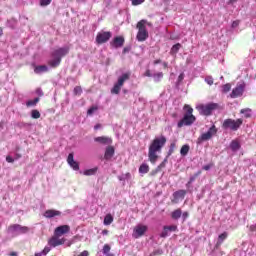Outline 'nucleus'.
Instances as JSON below:
<instances>
[{
    "instance_id": "1",
    "label": "nucleus",
    "mask_w": 256,
    "mask_h": 256,
    "mask_svg": "<svg viewBox=\"0 0 256 256\" xmlns=\"http://www.w3.org/2000/svg\"><path fill=\"white\" fill-rule=\"evenodd\" d=\"M166 143L167 138L165 136L157 137L150 143L148 149V159L150 163H152V165H155V163H157V159H159L157 153H161Z\"/></svg>"
},
{
    "instance_id": "2",
    "label": "nucleus",
    "mask_w": 256,
    "mask_h": 256,
    "mask_svg": "<svg viewBox=\"0 0 256 256\" xmlns=\"http://www.w3.org/2000/svg\"><path fill=\"white\" fill-rule=\"evenodd\" d=\"M147 25L148 27H151V22H147V20L142 19L140 20L137 25L136 29H138V33L136 35L137 41L143 42L147 41L149 39V32L147 31Z\"/></svg>"
},
{
    "instance_id": "3",
    "label": "nucleus",
    "mask_w": 256,
    "mask_h": 256,
    "mask_svg": "<svg viewBox=\"0 0 256 256\" xmlns=\"http://www.w3.org/2000/svg\"><path fill=\"white\" fill-rule=\"evenodd\" d=\"M184 111H186L184 117L178 122V127L193 125L195 123V116L193 115V109L189 105L184 106Z\"/></svg>"
},
{
    "instance_id": "4",
    "label": "nucleus",
    "mask_w": 256,
    "mask_h": 256,
    "mask_svg": "<svg viewBox=\"0 0 256 256\" xmlns=\"http://www.w3.org/2000/svg\"><path fill=\"white\" fill-rule=\"evenodd\" d=\"M241 125H243L242 118H238L236 120L227 118L222 123V128L229 129L230 131H239V129H241Z\"/></svg>"
},
{
    "instance_id": "5",
    "label": "nucleus",
    "mask_w": 256,
    "mask_h": 256,
    "mask_svg": "<svg viewBox=\"0 0 256 256\" xmlns=\"http://www.w3.org/2000/svg\"><path fill=\"white\" fill-rule=\"evenodd\" d=\"M7 233L10 235H25V233H29V227L21 226L20 224H11L8 229Z\"/></svg>"
},
{
    "instance_id": "6",
    "label": "nucleus",
    "mask_w": 256,
    "mask_h": 256,
    "mask_svg": "<svg viewBox=\"0 0 256 256\" xmlns=\"http://www.w3.org/2000/svg\"><path fill=\"white\" fill-rule=\"evenodd\" d=\"M219 108V104L217 103H209L206 105H200L198 106V111L200 112V115H205L206 117H209V115H213V112L215 109Z\"/></svg>"
},
{
    "instance_id": "7",
    "label": "nucleus",
    "mask_w": 256,
    "mask_h": 256,
    "mask_svg": "<svg viewBox=\"0 0 256 256\" xmlns=\"http://www.w3.org/2000/svg\"><path fill=\"white\" fill-rule=\"evenodd\" d=\"M217 126H215V124H213L209 130L206 133H203L198 139H197V143H203V141H209L210 139H213V137H215V135H217Z\"/></svg>"
},
{
    "instance_id": "8",
    "label": "nucleus",
    "mask_w": 256,
    "mask_h": 256,
    "mask_svg": "<svg viewBox=\"0 0 256 256\" xmlns=\"http://www.w3.org/2000/svg\"><path fill=\"white\" fill-rule=\"evenodd\" d=\"M111 37H113L111 31L98 32L96 35V43L97 45H103V43H107Z\"/></svg>"
},
{
    "instance_id": "9",
    "label": "nucleus",
    "mask_w": 256,
    "mask_h": 256,
    "mask_svg": "<svg viewBox=\"0 0 256 256\" xmlns=\"http://www.w3.org/2000/svg\"><path fill=\"white\" fill-rule=\"evenodd\" d=\"M148 229L149 228L146 225L138 224L133 229L132 237H134V239H139V237H143V235H145V233H147Z\"/></svg>"
},
{
    "instance_id": "10",
    "label": "nucleus",
    "mask_w": 256,
    "mask_h": 256,
    "mask_svg": "<svg viewBox=\"0 0 256 256\" xmlns=\"http://www.w3.org/2000/svg\"><path fill=\"white\" fill-rule=\"evenodd\" d=\"M65 238H61V236H56L55 234L49 239L48 244L51 247H59V245H65Z\"/></svg>"
},
{
    "instance_id": "11",
    "label": "nucleus",
    "mask_w": 256,
    "mask_h": 256,
    "mask_svg": "<svg viewBox=\"0 0 256 256\" xmlns=\"http://www.w3.org/2000/svg\"><path fill=\"white\" fill-rule=\"evenodd\" d=\"M71 231L70 225H61L55 228L54 235L56 237H63V235H67Z\"/></svg>"
},
{
    "instance_id": "12",
    "label": "nucleus",
    "mask_w": 256,
    "mask_h": 256,
    "mask_svg": "<svg viewBox=\"0 0 256 256\" xmlns=\"http://www.w3.org/2000/svg\"><path fill=\"white\" fill-rule=\"evenodd\" d=\"M65 55H69V47L58 48L51 53V57H59L60 60L63 59Z\"/></svg>"
},
{
    "instance_id": "13",
    "label": "nucleus",
    "mask_w": 256,
    "mask_h": 256,
    "mask_svg": "<svg viewBox=\"0 0 256 256\" xmlns=\"http://www.w3.org/2000/svg\"><path fill=\"white\" fill-rule=\"evenodd\" d=\"M110 45L114 49H119V48L123 47V45H125V37H123V36L114 37V39L110 42Z\"/></svg>"
},
{
    "instance_id": "14",
    "label": "nucleus",
    "mask_w": 256,
    "mask_h": 256,
    "mask_svg": "<svg viewBox=\"0 0 256 256\" xmlns=\"http://www.w3.org/2000/svg\"><path fill=\"white\" fill-rule=\"evenodd\" d=\"M244 91H245V86L243 84L236 86L230 94L231 99H237V97H241Z\"/></svg>"
},
{
    "instance_id": "15",
    "label": "nucleus",
    "mask_w": 256,
    "mask_h": 256,
    "mask_svg": "<svg viewBox=\"0 0 256 256\" xmlns=\"http://www.w3.org/2000/svg\"><path fill=\"white\" fill-rule=\"evenodd\" d=\"M67 163L74 171H79V162L75 161L73 153L68 155Z\"/></svg>"
},
{
    "instance_id": "16",
    "label": "nucleus",
    "mask_w": 256,
    "mask_h": 256,
    "mask_svg": "<svg viewBox=\"0 0 256 256\" xmlns=\"http://www.w3.org/2000/svg\"><path fill=\"white\" fill-rule=\"evenodd\" d=\"M94 141L96 143H100V145H111L113 143V139L107 136H99L94 138Z\"/></svg>"
},
{
    "instance_id": "17",
    "label": "nucleus",
    "mask_w": 256,
    "mask_h": 256,
    "mask_svg": "<svg viewBox=\"0 0 256 256\" xmlns=\"http://www.w3.org/2000/svg\"><path fill=\"white\" fill-rule=\"evenodd\" d=\"M185 195H187L186 190H178L173 193L174 199L172 200V203H178L179 199H185Z\"/></svg>"
},
{
    "instance_id": "18",
    "label": "nucleus",
    "mask_w": 256,
    "mask_h": 256,
    "mask_svg": "<svg viewBox=\"0 0 256 256\" xmlns=\"http://www.w3.org/2000/svg\"><path fill=\"white\" fill-rule=\"evenodd\" d=\"M60 215L61 211L59 210L50 209L44 212V217H46V219H53V217H60Z\"/></svg>"
},
{
    "instance_id": "19",
    "label": "nucleus",
    "mask_w": 256,
    "mask_h": 256,
    "mask_svg": "<svg viewBox=\"0 0 256 256\" xmlns=\"http://www.w3.org/2000/svg\"><path fill=\"white\" fill-rule=\"evenodd\" d=\"M113 155H115V148L113 146L106 147L104 159H106V161H109L113 157Z\"/></svg>"
},
{
    "instance_id": "20",
    "label": "nucleus",
    "mask_w": 256,
    "mask_h": 256,
    "mask_svg": "<svg viewBox=\"0 0 256 256\" xmlns=\"http://www.w3.org/2000/svg\"><path fill=\"white\" fill-rule=\"evenodd\" d=\"M49 67L52 69H57L61 65V58L60 57H53V59L48 61Z\"/></svg>"
},
{
    "instance_id": "21",
    "label": "nucleus",
    "mask_w": 256,
    "mask_h": 256,
    "mask_svg": "<svg viewBox=\"0 0 256 256\" xmlns=\"http://www.w3.org/2000/svg\"><path fill=\"white\" fill-rule=\"evenodd\" d=\"M131 77V73H124L122 76L118 78V82L116 83L120 87H123L126 81H129V78Z\"/></svg>"
},
{
    "instance_id": "22",
    "label": "nucleus",
    "mask_w": 256,
    "mask_h": 256,
    "mask_svg": "<svg viewBox=\"0 0 256 256\" xmlns=\"http://www.w3.org/2000/svg\"><path fill=\"white\" fill-rule=\"evenodd\" d=\"M228 235L229 234L227 232H223L222 234H220L218 236V241L215 244L216 249H219V247H221V245H223V241H225V239H227Z\"/></svg>"
},
{
    "instance_id": "23",
    "label": "nucleus",
    "mask_w": 256,
    "mask_h": 256,
    "mask_svg": "<svg viewBox=\"0 0 256 256\" xmlns=\"http://www.w3.org/2000/svg\"><path fill=\"white\" fill-rule=\"evenodd\" d=\"M47 71H49V68L46 65L35 66L34 68V73H36V75L47 73Z\"/></svg>"
},
{
    "instance_id": "24",
    "label": "nucleus",
    "mask_w": 256,
    "mask_h": 256,
    "mask_svg": "<svg viewBox=\"0 0 256 256\" xmlns=\"http://www.w3.org/2000/svg\"><path fill=\"white\" fill-rule=\"evenodd\" d=\"M182 214H183V211L181 210V208H178V209L172 211L171 219H173L174 221H177L178 219H181Z\"/></svg>"
},
{
    "instance_id": "25",
    "label": "nucleus",
    "mask_w": 256,
    "mask_h": 256,
    "mask_svg": "<svg viewBox=\"0 0 256 256\" xmlns=\"http://www.w3.org/2000/svg\"><path fill=\"white\" fill-rule=\"evenodd\" d=\"M190 149H191V147L189 146V144L183 145L180 149V155H182V157H187Z\"/></svg>"
},
{
    "instance_id": "26",
    "label": "nucleus",
    "mask_w": 256,
    "mask_h": 256,
    "mask_svg": "<svg viewBox=\"0 0 256 256\" xmlns=\"http://www.w3.org/2000/svg\"><path fill=\"white\" fill-rule=\"evenodd\" d=\"M148 171H149V166L147 165V163H143L140 165L139 173H141L142 175H145L147 174Z\"/></svg>"
},
{
    "instance_id": "27",
    "label": "nucleus",
    "mask_w": 256,
    "mask_h": 256,
    "mask_svg": "<svg viewBox=\"0 0 256 256\" xmlns=\"http://www.w3.org/2000/svg\"><path fill=\"white\" fill-rule=\"evenodd\" d=\"M251 108H244V109H241L240 110V113L242 114V115H244V117L246 118V119H249V118H251Z\"/></svg>"
},
{
    "instance_id": "28",
    "label": "nucleus",
    "mask_w": 256,
    "mask_h": 256,
    "mask_svg": "<svg viewBox=\"0 0 256 256\" xmlns=\"http://www.w3.org/2000/svg\"><path fill=\"white\" fill-rule=\"evenodd\" d=\"M230 148L233 151H239V149H241V145L239 144V142L237 140H233L230 144Z\"/></svg>"
},
{
    "instance_id": "29",
    "label": "nucleus",
    "mask_w": 256,
    "mask_h": 256,
    "mask_svg": "<svg viewBox=\"0 0 256 256\" xmlns=\"http://www.w3.org/2000/svg\"><path fill=\"white\" fill-rule=\"evenodd\" d=\"M179 49H181V44L177 43L175 45L172 46L170 53L171 55H177V53H179Z\"/></svg>"
},
{
    "instance_id": "30",
    "label": "nucleus",
    "mask_w": 256,
    "mask_h": 256,
    "mask_svg": "<svg viewBox=\"0 0 256 256\" xmlns=\"http://www.w3.org/2000/svg\"><path fill=\"white\" fill-rule=\"evenodd\" d=\"M99 168L95 167L92 169H87L84 171V175H86L87 177L91 176V175H95V173H97Z\"/></svg>"
},
{
    "instance_id": "31",
    "label": "nucleus",
    "mask_w": 256,
    "mask_h": 256,
    "mask_svg": "<svg viewBox=\"0 0 256 256\" xmlns=\"http://www.w3.org/2000/svg\"><path fill=\"white\" fill-rule=\"evenodd\" d=\"M121 87L122 86L116 83L111 89V93H113L114 95H119V93L121 92Z\"/></svg>"
},
{
    "instance_id": "32",
    "label": "nucleus",
    "mask_w": 256,
    "mask_h": 256,
    "mask_svg": "<svg viewBox=\"0 0 256 256\" xmlns=\"http://www.w3.org/2000/svg\"><path fill=\"white\" fill-rule=\"evenodd\" d=\"M113 223V216L111 214H107L104 217V225H111Z\"/></svg>"
},
{
    "instance_id": "33",
    "label": "nucleus",
    "mask_w": 256,
    "mask_h": 256,
    "mask_svg": "<svg viewBox=\"0 0 256 256\" xmlns=\"http://www.w3.org/2000/svg\"><path fill=\"white\" fill-rule=\"evenodd\" d=\"M155 83H159L163 79V72H158L153 75Z\"/></svg>"
},
{
    "instance_id": "34",
    "label": "nucleus",
    "mask_w": 256,
    "mask_h": 256,
    "mask_svg": "<svg viewBox=\"0 0 256 256\" xmlns=\"http://www.w3.org/2000/svg\"><path fill=\"white\" fill-rule=\"evenodd\" d=\"M176 147H177V144L175 142H172L170 144V147H169V150H168V157H171V155L175 153Z\"/></svg>"
},
{
    "instance_id": "35",
    "label": "nucleus",
    "mask_w": 256,
    "mask_h": 256,
    "mask_svg": "<svg viewBox=\"0 0 256 256\" xmlns=\"http://www.w3.org/2000/svg\"><path fill=\"white\" fill-rule=\"evenodd\" d=\"M40 99L37 97L34 100H29L28 102H26V105L28 107H35V105H37L39 103Z\"/></svg>"
},
{
    "instance_id": "36",
    "label": "nucleus",
    "mask_w": 256,
    "mask_h": 256,
    "mask_svg": "<svg viewBox=\"0 0 256 256\" xmlns=\"http://www.w3.org/2000/svg\"><path fill=\"white\" fill-rule=\"evenodd\" d=\"M52 2L53 0H39V5L40 7H47L51 5Z\"/></svg>"
},
{
    "instance_id": "37",
    "label": "nucleus",
    "mask_w": 256,
    "mask_h": 256,
    "mask_svg": "<svg viewBox=\"0 0 256 256\" xmlns=\"http://www.w3.org/2000/svg\"><path fill=\"white\" fill-rule=\"evenodd\" d=\"M31 117L32 119H39L41 117V113L39 110H32Z\"/></svg>"
},
{
    "instance_id": "38",
    "label": "nucleus",
    "mask_w": 256,
    "mask_h": 256,
    "mask_svg": "<svg viewBox=\"0 0 256 256\" xmlns=\"http://www.w3.org/2000/svg\"><path fill=\"white\" fill-rule=\"evenodd\" d=\"M199 175H201V171H198L193 176H191L188 181V185H191V183H193V181H195V179H197V177H199Z\"/></svg>"
},
{
    "instance_id": "39",
    "label": "nucleus",
    "mask_w": 256,
    "mask_h": 256,
    "mask_svg": "<svg viewBox=\"0 0 256 256\" xmlns=\"http://www.w3.org/2000/svg\"><path fill=\"white\" fill-rule=\"evenodd\" d=\"M222 91L224 93H229V91H231V84L230 83H227L225 85L222 86Z\"/></svg>"
},
{
    "instance_id": "40",
    "label": "nucleus",
    "mask_w": 256,
    "mask_h": 256,
    "mask_svg": "<svg viewBox=\"0 0 256 256\" xmlns=\"http://www.w3.org/2000/svg\"><path fill=\"white\" fill-rule=\"evenodd\" d=\"M130 1L134 7H137V5H143V3H145V0H130Z\"/></svg>"
},
{
    "instance_id": "41",
    "label": "nucleus",
    "mask_w": 256,
    "mask_h": 256,
    "mask_svg": "<svg viewBox=\"0 0 256 256\" xmlns=\"http://www.w3.org/2000/svg\"><path fill=\"white\" fill-rule=\"evenodd\" d=\"M81 93H83V88H81V86H76L74 88V95H81Z\"/></svg>"
},
{
    "instance_id": "42",
    "label": "nucleus",
    "mask_w": 256,
    "mask_h": 256,
    "mask_svg": "<svg viewBox=\"0 0 256 256\" xmlns=\"http://www.w3.org/2000/svg\"><path fill=\"white\" fill-rule=\"evenodd\" d=\"M109 251H111V246H109V244H105L103 246V253H104V255H107V253H109Z\"/></svg>"
},
{
    "instance_id": "43",
    "label": "nucleus",
    "mask_w": 256,
    "mask_h": 256,
    "mask_svg": "<svg viewBox=\"0 0 256 256\" xmlns=\"http://www.w3.org/2000/svg\"><path fill=\"white\" fill-rule=\"evenodd\" d=\"M163 229H168V231H177V225L164 226Z\"/></svg>"
},
{
    "instance_id": "44",
    "label": "nucleus",
    "mask_w": 256,
    "mask_h": 256,
    "mask_svg": "<svg viewBox=\"0 0 256 256\" xmlns=\"http://www.w3.org/2000/svg\"><path fill=\"white\" fill-rule=\"evenodd\" d=\"M205 82L207 83V85H213V83H214L213 77L207 76L205 78Z\"/></svg>"
},
{
    "instance_id": "45",
    "label": "nucleus",
    "mask_w": 256,
    "mask_h": 256,
    "mask_svg": "<svg viewBox=\"0 0 256 256\" xmlns=\"http://www.w3.org/2000/svg\"><path fill=\"white\" fill-rule=\"evenodd\" d=\"M167 164V159H164L161 164H159L156 168H158L160 171L162 169H165V165Z\"/></svg>"
},
{
    "instance_id": "46",
    "label": "nucleus",
    "mask_w": 256,
    "mask_h": 256,
    "mask_svg": "<svg viewBox=\"0 0 256 256\" xmlns=\"http://www.w3.org/2000/svg\"><path fill=\"white\" fill-rule=\"evenodd\" d=\"M168 235H169V230L163 228V231L160 234V237H162V239H165V237H167Z\"/></svg>"
},
{
    "instance_id": "47",
    "label": "nucleus",
    "mask_w": 256,
    "mask_h": 256,
    "mask_svg": "<svg viewBox=\"0 0 256 256\" xmlns=\"http://www.w3.org/2000/svg\"><path fill=\"white\" fill-rule=\"evenodd\" d=\"M240 23H241L240 20L233 21L232 24H231L232 29H237V27H239Z\"/></svg>"
},
{
    "instance_id": "48",
    "label": "nucleus",
    "mask_w": 256,
    "mask_h": 256,
    "mask_svg": "<svg viewBox=\"0 0 256 256\" xmlns=\"http://www.w3.org/2000/svg\"><path fill=\"white\" fill-rule=\"evenodd\" d=\"M157 173H161V170H159V168H156V169L152 170V171L150 172V175H151L152 177H155V175H157Z\"/></svg>"
},
{
    "instance_id": "49",
    "label": "nucleus",
    "mask_w": 256,
    "mask_h": 256,
    "mask_svg": "<svg viewBox=\"0 0 256 256\" xmlns=\"http://www.w3.org/2000/svg\"><path fill=\"white\" fill-rule=\"evenodd\" d=\"M95 111H97V107H91L90 109H88L87 115H93Z\"/></svg>"
},
{
    "instance_id": "50",
    "label": "nucleus",
    "mask_w": 256,
    "mask_h": 256,
    "mask_svg": "<svg viewBox=\"0 0 256 256\" xmlns=\"http://www.w3.org/2000/svg\"><path fill=\"white\" fill-rule=\"evenodd\" d=\"M49 251H51V248H49L48 246H46L43 250H42V253H43V256H46Z\"/></svg>"
},
{
    "instance_id": "51",
    "label": "nucleus",
    "mask_w": 256,
    "mask_h": 256,
    "mask_svg": "<svg viewBox=\"0 0 256 256\" xmlns=\"http://www.w3.org/2000/svg\"><path fill=\"white\" fill-rule=\"evenodd\" d=\"M188 218H189V212H183V213H182V219H183V221H187Z\"/></svg>"
},
{
    "instance_id": "52",
    "label": "nucleus",
    "mask_w": 256,
    "mask_h": 256,
    "mask_svg": "<svg viewBox=\"0 0 256 256\" xmlns=\"http://www.w3.org/2000/svg\"><path fill=\"white\" fill-rule=\"evenodd\" d=\"M6 161L7 163H15V159H13V157H11L10 155L6 156Z\"/></svg>"
},
{
    "instance_id": "53",
    "label": "nucleus",
    "mask_w": 256,
    "mask_h": 256,
    "mask_svg": "<svg viewBox=\"0 0 256 256\" xmlns=\"http://www.w3.org/2000/svg\"><path fill=\"white\" fill-rule=\"evenodd\" d=\"M211 167H213V164H207V165L203 166V170L209 171V169H211Z\"/></svg>"
},
{
    "instance_id": "54",
    "label": "nucleus",
    "mask_w": 256,
    "mask_h": 256,
    "mask_svg": "<svg viewBox=\"0 0 256 256\" xmlns=\"http://www.w3.org/2000/svg\"><path fill=\"white\" fill-rule=\"evenodd\" d=\"M144 77H153V75L151 74V70H146L144 73Z\"/></svg>"
},
{
    "instance_id": "55",
    "label": "nucleus",
    "mask_w": 256,
    "mask_h": 256,
    "mask_svg": "<svg viewBox=\"0 0 256 256\" xmlns=\"http://www.w3.org/2000/svg\"><path fill=\"white\" fill-rule=\"evenodd\" d=\"M183 79H185V74L181 73V74L178 76V81L181 82V81H183Z\"/></svg>"
},
{
    "instance_id": "56",
    "label": "nucleus",
    "mask_w": 256,
    "mask_h": 256,
    "mask_svg": "<svg viewBox=\"0 0 256 256\" xmlns=\"http://www.w3.org/2000/svg\"><path fill=\"white\" fill-rule=\"evenodd\" d=\"M249 231L255 232L256 231V224H253L249 227Z\"/></svg>"
},
{
    "instance_id": "57",
    "label": "nucleus",
    "mask_w": 256,
    "mask_h": 256,
    "mask_svg": "<svg viewBox=\"0 0 256 256\" xmlns=\"http://www.w3.org/2000/svg\"><path fill=\"white\" fill-rule=\"evenodd\" d=\"M159 63H162L161 59L154 60L153 65H159Z\"/></svg>"
},
{
    "instance_id": "58",
    "label": "nucleus",
    "mask_w": 256,
    "mask_h": 256,
    "mask_svg": "<svg viewBox=\"0 0 256 256\" xmlns=\"http://www.w3.org/2000/svg\"><path fill=\"white\" fill-rule=\"evenodd\" d=\"M94 129H95V131H97V129H101V124H96V125L94 126Z\"/></svg>"
},
{
    "instance_id": "59",
    "label": "nucleus",
    "mask_w": 256,
    "mask_h": 256,
    "mask_svg": "<svg viewBox=\"0 0 256 256\" xmlns=\"http://www.w3.org/2000/svg\"><path fill=\"white\" fill-rule=\"evenodd\" d=\"M102 235H109V230H107V229L103 230Z\"/></svg>"
},
{
    "instance_id": "60",
    "label": "nucleus",
    "mask_w": 256,
    "mask_h": 256,
    "mask_svg": "<svg viewBox=\"0 0 256 256\" xmlns=\"http://www.w3.org/2000/svg\"><path fill=\"white\" fill-rule=\"evenodd\" d=\"M35 256H43V252L41 251V252H37V253H35Z\"/></svg>"
},
{
    "instance_id": "61",
    "label": "nucleus",
    "mask_w": 256,
    "mask_h": 256,
    "mask_svg": "<svg viewBox=\"0 0 256 256\" xmlns=\"http://www.w3.org/2000/svg\"><path fill=\"white\" fill-rule=\"evenodd\" d=\"M123 53H129V48H127V47L124 48V49H123Z\"/></svg>"
},
{
    "instance_id": "62",
    "label": "nucleus",
    "mask_w": 256,
    "mask_h": 256,
    "mask_svg": "<svg viewBox=\"0 0 256 256\" xmlns=\"http://www.w3.org/2000/svg\"><path fill=\"white\" fill-rule=\"evenodd\" d=\"M9 256H17V252H11Z\"/></svg>"
},
{
    "instance_id": "63",
    "label": "nucleus",
    "mask_w": 256,
    "mask_h": 256,
    "mask_svg": "<svg viewBox=\"0 0 256 256\" xmlns=\"http://www.w3.org/2000/svg\"><path fill=\"white\" fill-rule=\"evenodd\" d=\"M163 67H164V69H167V67H168L167 62H163Z\"/></svg>"
},
{
    "instance_id": "64",
    "label": "nucleus",
    "mask_w": 256,
    "mask_h": 256,
    "mask_svg": "<svg viewBox=\"0 0 256 256\" xmlns=\"http://www.w3.org/2000/svg\"><path fill=\"white\" fill-rule=\"evenodd\" d=\"M16 159H21V154H16Z\"/></svg>"
}]
</instances>
